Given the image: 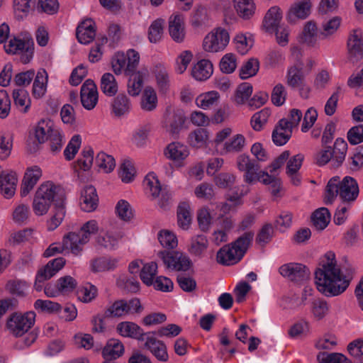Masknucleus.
Instances as JSON below:
<instances>
[{
	"label": "nucleus",
	"instance_id": "15",
	"mask_svg": "<svg viewBox=\"0 0 363 363\" xmlns=\"http://www.w3.org/2000/svg\"><path fill=\"white\" fill-rule=\"evenodd\" d=\"M312 3L311 0H297L290 7L287 13V20L295 23L298 20L306 18L311 13Z\"/></svg>",
	"mask_w": 363,
	"mask_h": 363
},
{
	"label": "nucleus",
	"instance_id": "59",
	"mask_svg": "<svg viewBox=\"0 0 363 363\" xmlns=\"http://www.w3.org/2000/svg\"><path fill=\"white\" fill-rule=\"evenodd\" d=\"M65 216V203L55 206L54 215L48 221V229L50 231L55 230L62 223Z\"/></svg>",
	"mask_w": 363,
	"mask_h": 363
},
{
	"label": "nucleus",
	"instance_id": "38",
	"mask_svg": "<svg viewBox=\"0 0 363 363\" xmlns=\"http://www.w3.org/2000/svg\"><path fill=\"white\" fill-rule=\"evenodd\" d=\"M14 104L18 110L23 113H27L30 106V100L28 93L24 89H14L13 91Z\"/></svg>",
	"mask_w": 363,
	"mask_h": 363
},
{
	"label": "nucleus",
	"instance_id": "62",
	"mask_svg": "<svg viewBox=\"0 0 363 363\" xmlns=\"http://www.w3.org/2000/svg\"><path fill=\"white\" fill-rule=\"evenodd\" d=\"M94 160V151L88 147L82 151V157L77 161L75 168H79L84 171L89 170L92 166Z\"/></svg>",
	"mask_w": 363,
	"mask_h": 363
},
{
	"label": "nucleus",
	"instance_id": "39",
	"mask_svg": "<svg viewBox=\"0 0 363 363\" xmlns=\"http://www.w3.org/2000/svg\"><path fill=\"white\" fill-rule=\"evenodd\" d=\"M121 238V236L119 234L106 232L97 236L96 241L101 247L113 250L118 246V240Z\"/></svg>",
	"mask_w": 363,
	"mask_h": 363
},
{
	"label": "nucleus",
	"instance_id": "4",
	"mask_svg": "<svg viewBox=\"0 0 363 363\" xmlns=\"http://www.w3.org/2000/svg\"><path fill=\"white\" fill-rule=\"evenodd\" d=\"M99 225L95 220L86 222L77 233L71 232L67 234L65 245H71L72 253L78 255L82 251L83 245L86 244L92 235L99 231Z\"/></svg>",
	"mask_w": 363,
	"mask_h": 363
},
{
	"label": "nucleus",
	"instance_id": "2",
	"mask_svg": "<svg viewBox=\"0 0 363 363\" xmlns=\"http://www.w3.org/2000/svg\"><path fill=\"white\" fill-rule=\"evenodd\" d=\"M65 201V191L62 187L52 182H45L37 189L32 203L34 213L40 216L45 215L52 204L55 207Z\"/></svg>",
	"mask_w": 363,
	"mask_h": 363
},
{
	"label": "nucleus",
	"instance_id": "32",
	"mask_svg": "<svg viewBox=\"0 0 363 363\" xmlns=\"http://www.w3.org/2000/svg\"><path fill=\"white\" fill-rule=\"evenodd\" d=\"M208 247V240L204 235H197L191 238L189 252L191 255L201 257Z\"/></svg>",
	"mask_w": 363,
	"mask_h": 363
},
{
	"label": "nucleus",
	"instance_id": "11",
	"mask_svg": "<svg viewBox=\"0 0 363 363\" xmlns=\"http://www.w3.org/2000/svg\"><path fill=\"white\" fill-rule=\"evenodd\" d=\"M186 116L182 110L167 108L164 116L162 126L170 135H177L184 128Z\"/></svg>",
	"mask_w": 363,
	"mask_h": 363
},
{
	"label": "nucleus",
	"instance_id": "34",
	"mask_svg": "<svg viewBox=\"0 0 363 363\" xmlns=\"http://www.w3.org/2000/svg\"><path fill=\"white\" fill-rule=\"evenodd\" d=\"M131 108V103L125 94H119L112 102V111L116 116L128 113Z\"/></svg>",
	"mask_w": 363,
	"mask_h": 363
},
{
	"label": "nucleus",
	"instance_id": "29",
	"mask_svg": "<svg viewBox=\"0 0 363 363\" xmlns=\"http://www.w3.org/2000/svg\"><path fill=\"white\" fill-rule=\"evenodd\" d=\"M213 65L208 60H201L195 64L191 69L192 77L198 81H204L213 74Z\"/></svg>",
	"mask_w": 363,
	"mask_h": 363
},
{
	"label": "nucleus",
	"instance_id": "26",
	"mask_svg": "<svg viewBox=\"0 0 363 363\" xmlns=\"http://www.w3.org/2000/svg\"><path fill=\"white\" fill-rule=\"evenodd\" d=\"M347 50L350 56L361 57L363 54L362 34L359 30H352L348 37Z\"/></svg>",
	"mask_w": 363,
	"mask_h": 363
},
{
	"label": "nucleus",
	"instance_id": "63",
	"mask_svg": "<svg viewBox=\"0 0 363 363\" xmlns=\"http://www.w3.org/2000/svg\"><path fill=\"white\" fill-rule=\"evenodd\" d=\"M127 57L124 52H118L112 58L111 65L114 73L117 75L124 72L126 74Z\"/></svg>",
	"mask_w": 363,
	"mask_h": 363
},
{
	"label": "nucleus",
	"instance_id": "36",
	"mask_svg": "<svg viewBox=\"0 0 363 363\" xmlns=\"http://www.w3.org/2000/svg\"><path fill=\"white\" fill-rule=\"evenodd\" d=\"M53 122L50 119H43L35 128V138L40 143L49 139L50 135L55 130Z\"/></svg>",
	"mask_w": 363,
	"mask_h": 363
},
{
	"label": "nucleus",
	"instance_id": "20",
	"mask_svg": "<svg viewBox=\"0 0 363 363\" xmlns=\"http://www.w3.org/2000/svg\"><path fill=\"white\" fill-rule=\"evenodd\" d=\"M76 35L80 43H90L96 36L95 23L91 19L83 21L77 28Z\"/></svg>",
	"mask_w": 363,
	"mask_h": 363
},
{
	"label": "nucleus",
	"instance_id": "50",
	"mask_svg": "<svg viewBox=\"0 0 363 363\" xmlns=\"http://www.w3.org/2000/svg\"><path fill=\"white\" fill-rule=\"evenodd\" d=\"M252 86L249 83L245 82L240 84L235 93L234 101L238 105L244 104L252 95Z\"/></svg>",
	"mask_w": 363,
	"mask_h": 363
},
{
	"label": "nucleus",
	"instance_id": "55",
	"mask_svg": "<svg viewBox=\"0 0 363 363\" xmlns=\"http://www.w3.org/2000/svg\"><path fill=\"white\" fill-rule=\"evenodd\" d=\"M96 164L106 173L111 172L116 166L114 158L104 152H100L96 155Z\"/></svg>",
	"mask_w": 363,
	"mask_h": 363
},
{
	"label": "nucleus",
	"instance_id": "41",
	"mask_svg": "<svg viewBox=\"0 0 363 363\" xmlns=\"http://www.w3.org/2000/svg\"><path fill=\"white\" fill-rule=\"evenodd\" d=\"M164 20L157 18L152 22L148 28V40L152 43H159L164 34Z\"/></svg>",
	"mask_w": 363,
	"mask_h": 363
},
{
	"label": "nucleus",
	"instance_id": "28",
	"mask_svg": "<svg viewBox=\"0 0 363 363\" xmlns=\"http://www.w3.org/2000/svg\"><path fill=\"white\" fill-rule=\"evenodd\" d=\"M281 19V9L278 6H272L268 10L264 18L263 26L268 32H273L279 27Z\"/></svg>",
	"mask_w": 363,
	"mask_h": 363
},
{
	"label": "nucleus",
	"instance_id": "54",
	"mask_svg": "<svg viewBox=\"0 0 363 363\" xmlns=\"http://www.w3.org/2000/svg\"><path fill=\"white\" fill-rule=\"evenodd\" d=\"M65 263L66 260L65 258L57 257L49 261L44 267L40 269V270L47 276V277L50 279L63 268Z\"/></svg>",
	"mask_w": 363,
	"mask_h": 363
},
{
	"label": "nucleus",
	"instance_id": "25",
	"mask_svg": "<svg viewBox=\"0 0 363 363\" xmlns=\"http://www.w3.org/2000/svg\"><path fill=\"white\" fill-rule=\"evenodd\" d=\"M342 24V18L340 16H333L324 21L320 27L319 38L321 39H328L337 33Z\"/></svg>",
	"mask_w": 363,
	"mask_h": 363
},
{
	"label": "nucleus",
	"instance_id": "8",
	"mask_svg": "<svg viewBox=\"0 0 363 363\" xmlns=\"http://www.w3.org/2000/svg\"><path fill=\"white\" fill-rule=\"evenodd\" d=\"M34 43L32 38L21 40L19 38L11 39L4 45L5 51L9 54H21V60L23 64L30 62L33 55Z\"/></svg>",
	"mask_w": 363,
	"mask_h": 363
},
{
	"label": "nucleus",
	"instance_id": "10",
	"mask_svg": "<svg viewBox=\"0 0 363 363\" xmlns=\"http://www.w3.org/2000/svg\"><path fill=\"white\" fill-rule=\"evenodd\" d=\"M236 166L240 172L244 173L243 179L248 184H252L259 179L258 172L260 166L255 159L247 154H241L236 159Z\"/></svg>",
	"mask_w": 363,
	"mask_h": 363
},
{
	"label": "nucleus",
	"instance_id": "31",
	"mask_svg": "<svg viewBox=\"0 0 363 363\" xmlns=\"http://www.w3.org/2000/svg\"><path fill=\"white\" fill-rule=\"evenodd\" d=\"M118 263L117 258L100 257L91 262V269L94 272L111 271L118 267Z\"/></svg>",
	"mask_w": 363,
	"mask_h": 363
},
{
	"label": "nucleus",
	"instance_id": "51",
	"mask_svg": "<svg viewBox=\"0 0 363 363\" xmlns=\"http://www.w3.org/2000/svg\"><path fill=\"white\" fill-rule=\"evenodd\" d=\"M157 264L156 262H151L145 264L140 271V279L147 286H151L153 284V279L157 274Z\"/></svg>",
	"mask_w": 363,
	"mask_h": 363
},
{
	"label": "nucleus",
	"instance_id": "19",
	"mask_svg": "<svg viewBox=\"0 0 363 363\" xmlns=\"http://www.w3.org/2000/svg\"><path fill=\"white\" fill-rule=\"evenodd\" d=\"M145 346L155 358L160 362H167L169 359L166 345L148 333L145 337Z\"/></svg>",
	"mask_w": 363,
	"mask_h": 363
},
{
	"label": "nucleus",
	"instance_id": "27",
	"mask_svg": "<svg viewBox=\"0 0 363 363\" xmlns=\"http://www.w3.org/2000/svg\"><path fill=\"white\" fill-rule=\"evenodd\" d=\"M233 7L239 17L248 20L253 17L256 11L254 0H233Z\"/></svg>",
	"mask_w": 363,
	"mask_h": 363
},
{
	"label": "nucleus",
	"instance_id": "52",
	"mask_svg": "<svg viewBox=\"0 0 363 363\" xmlns=\"http://www.w3.org/2000/svg\"><path fill=\"white\" fill-rule=\"evenodd\" d=\"M130 76L128 82V92L130 96H136L139 95L143 86V76L140 71L135 74H126Z\"/></svg>",
	"mask_w": 363,
	"mask_h": 363
},
{
	"label": "nucleus",
	"instance_id": "5",
	"mask_svg": "<svg viewBox=\"0 0 363 363\" xmlns=\"http://www.w3.org/2000/svg\"><path fill=\"white\" fill-rule=\"evenodd\" d=\"M35 313L33 311L26 313L14 312L7 318L6 328L9 333L14 337H21L34 325Z\"/></svg>",
	"mask_w": 363,
	"mask_h": 363
},
{
	"label": "nucleus",
	"instance_id": "22",
	"mask_svg": "<svg viewBox=\"0 0 363 363\" xmlns=\"http://www.w3.org/2000/svg\"><path fill=\"white\" fill-rule=\"evenodd\" d=\"M98 196L93 186H86L82 191L80 206L86 212L94 211L98 205Z\"/></svg>",
	"mask_w": 363,
	"mask_h": 363
},
{
	"label": "nucleus",
	"instance_id": "61",
	"mask_svg": "<svg viewBox=\"0 0 363 363\" xmlns=\"http://www.w3.org/2000/svg\"><path fill=\"white\" fill-rule=\"evenodd\" d=\"M291 132L292 130H286V128L279 123L272 133V140L277 145H283L289 140Z\"/></svg>",
	"mask_w": 363,
	"mask_h": 363
},
{
	"label": "nucleus",
	"instance_id": "35",
	"mask_svg": "<svg viewBox=\"0 0 363 363\" xmlns=\"http://www.w3.org/2000/svg\"><path fill=\"white\" fill-rule=\"evenodd\" d=\"M48 77V73L45 69L38 70L33 85V95L34 97L39 99L45 95L47 89Z\"/></svg>",
	"mask_w": 363,
	"mask_h": 363
},
{
	"label": "nucleus",
	"instance_id": "57",
	"mask_svg": "<svg viewBox=\"0 0 363 363\" xmlns=\"http://www.w3.org/2000/svg\"><path fill=\"white\" fill-rule=\"evenodd\" d=\"M318 28L313 21L306 23L303 31V40L308 45H313L318 38Z\"/></svg>",
	"mask_w": 363,
	"mask_h": 363
},
{
	"label": "nucleus",
	"instance_id": "64",
	"mask_svg": "<svg viewBox=\"0 0 363 363\" xmlns=\"http://www.w3.org/2000/svg\"><path fill=\"white\" fill-rule=\"evenodd\" d=\"M319 363H352L345 356L340 353L325 352L320 353L318 355Z\"/></svg>",
	"mask_w": 363,
	"mask_h": 363
},
{
	"label": "nucleus",
	"instance_id": "6",
	"mask_svg": "<svg viewBox=\"0 0 363 363\" xmlns=\"http://www.w3.org/2000/svg\"><path fill=\"white\" fill-rule=\"evenodd\" d=\"M145 191L152 199H158V205L162 209H167L171 203V194L167 186L162 187L155 173H149L145 178Z\"/></svg>",
	"mask_w": 363,
	"mask_h": 363
},
{
	"label": "nucleus",
	"instance_id": "44",
	"mask_svg": "<svg viewBox=\"0 0 363 363\" xmlns=\"http://www.w3.org/2000/svg\"><path fill=\"white\" fill-rule=\"evenodd\" d=\"M101 89L108 96H114L118 91V84L115 77L111 73H105L101 79Z\"/></svg>",
	"mask_w": 363,
	"mask_h": 363
},
{
	"label": "nucleus",
	"instance_id": "9",
	"mask_svg": "<svg viewBox=\"0 0 363 363\" xmlns=\"http://www.w3.org/2000/svg\"><path fill=\"white\" fill-rule=\"evenodd\" d=\"M230 35L228 31L218 28L210 32L203 39V47L208 52H217L223 50L228 44Z\"/></svg>",
	"mask_w": 363,
	"mask_h": 363
},
{
	"label": "nucleus",
	"instance_id": "48",
	"mask_svg": "<svg viewBox=\"0 0 363 363\" xmlns=\"http://www.w3.org/2000/svg\"><path fill=\"white\" fill-rule=\"evenodd\" d=\"M161 245L166 249H174L178 245L177 235L171 230H161L157 235Z\"/></svg>",
	"mask_w": 363,
	"mask_h": 363
},
{
	"label": "nucleus",
	"instance_id": "49",
	"mask_svg": "<svg viewBox=\"0 0 363 363\" xmlns=\"http://www.w3.org/2000/svg\"><path fill=\"white\" fill-rule=\"evenodd\" d=\"M30 216V207L27 204L19 203L17 205L13 211L12 219L18 224L26 223Z\"/></svg>",
	"mask_w": 363,
	"mask_h": 363
},
{
	"label": "nucleus",
	"instance_id": "14",
	"mask_svg": "<svg viewBox=\"0 0 363 363\" xmlns=\"http://www.w3.org/2000/svg\"><path fill=\"white\" fill-rule=\"evenodd\" d=\"M359 195V186L354 179L345 177L339 182V196L345 203L354 201Z\"/></svg>",
	"mask_w": 363,
	"mask_h": 363
},
{
	"label": "nucleus",
	"instance_id": "1",
	"mask_svg": "<svg viewBox=\"0 0 363 363\" xmlns=\"http://www.w3.org/2000/svg\"><path fill=\"white\" fill-rule=\"evenodd\" d=\"M353 275V269H342L337 264L335 254L328 252L315 272L316 288L327 297L339 296L347 290Z\"/></svg>",
	"mask_w": 363,
	"mask_h": 363
},
{
	"label": "nucleus",
	"instance_id": "13",
	"mask_svg": "<svg viewBox=\"0 0 363 363\" xmlns=\"http://www.w3.org/2000/svg\"><path fill=\"white\" fill-rule=\"evenodd\" d=\"M81 102L86 110H92L98 102V91L96 84L91 79H87L82 84L80 91Z\"/></svg>",
	"mask_w": 363,
	"mask_h": 363
},
{
	"label": "nucleus",
	"instance_id": "60",
	"mask_svg": "<svg viewBox=\"0 0 363 363\" xmlns=\"http://www.w3.org/2000/svg\"><path fill=\"white\" fill-rule=\"evenodd\" d=\"M34 307L42 313H58L61 310V306L59 303L50 300L38 299L34 303Z\"/></svg>",
	"mask_w": 363,
	"mask_h": 363
},
{
	"label": "nucleus",
	"instance_id": "56",
	"mask_svg": "<svg viewBox=\"0 0 363 363\" xmlns=\"http://www.w3.org/2000/svg\"><path fill=\"white\" fill-rule=\"evenodd\" d=\"M126 301L121 299L116 301L111 306H110L105 311V315L108 316L109 318L112 317H122L127 313L126 311Z\"/></svg>",
	"mask_w": 363,
	"mask_h": 363
},
{
	"label": "nucleus",
	"instance_id": "24",
	"mask_svg": "<svg viewBox=\"0 0 363 363\" xmlns=\"http://www.w3.org/2000/svg\"><path fill=\"white\" fill-rule=\"evenodd\" d=\"M246 146V138L242 134H236L226 140L220 149L222 155L238 153L242 152Z\"/></svg>",
	"mask_w": 363,
	"mask_h": 363
},
{
	"label": "nucleus",
	"instance_id": "46",
	"mask_svg": "<svg viewBox=\"0 0 363 363\" xmlns=\"http://www.w3.org/2000/svg\"><path fill=\"white\" fill-rule=\"evenodd\" d=\"M219 94L217 91H211L200 94L196 99V105L203 108L207 109L216 104L219 99Z\"/></svg>",
	"mask_w": 363,
	"mask_h": 363
},
{
	"label": "nucleus",
	"instance_id": "40",
	"mask_svg": "<svg viewBox=\"0 0 363 363\" xmlns=\"http://www.w3.org/2000/svg\"><path fill=\"white\" fill-rule=\"evenodd\" d=\"M312 222L318 230H323L328 225L330 220L329 211L326 208H320L312 215Z\"/></svg>",
	"mask_w": 363,
	"mask_h": 363
},
{
	"label": "nucleus",
	"instance_id": "33",
	"mask_svg": "<svg viewBox=\"0 0 363 363\" xmlns=\"http://www.w3.org/2000/svg\"><path fill=\"white\" fill-rule=\"evenodd\" d=\"M124 352L123 344L117 340H111L104 347L102 355L105 360L112 361L121 357Z\"/></svg>",
	"mask_w": 363,
	"mask_h": 363
},
{
	"label": "nucleus",
	"instance_id": "53",
	"mask_svg": "<svg viewBox=\"0 0 363 363\" xmlns=\"http://www.w3.org/2000/svg\"><path fill=\"white\" fill-rule=\"evenodd\" d=\"M208 138L207 130L203 128H199L189 135L188 140L191 146L198 148L206 145Z\"/></svg>",
	"mask_w": 363,
	"mask_h": 363
},
{
	"label": "nucleus",
	"instance_id": "18",
	"mask_svg": "<svg viewBox=\"0 0 363 363\" xmlns=\"http://www.w3.org/2000/svg\"><path fill=\"white\" fill-rule=\"evenodd\" d=\"M17 176L14 172L4 170L0 176V191L6 199L12 197L17 184Z\"/></svg>",
	"mask_w": 363,
	"mask_h": 363
},
{
	"label": "nucleus",
	"instance_id": "45",
	"mask_svg": "<svg viewBox=\"0 0 363 363\" xmlns=\"http://www.w3.org/2000/svg\"><path fill=\"white\" fill-rule=\"evenodd\" d=\"M329 311V305L323 298L314 299L311 306V312L315 320H320L324 318Z\"/></svg>",
	"mask_w": 363,
	"mask_h": 363
},
{
	"label": "nucleus",
	"instance_id": "21",
	"mask_svg": "<svg viewBox=\"0 0 363 363\" xmlns=\"http://www.w3.org/2000/svg\"><path fill=\"white\" fill-rule=\"evenodd\" d=\"M116 330L123 337L135 338L140 340H144L148 335V333H143V330L137 324L128 321L118 323Z\"/></svg>",
	"mask_w": 363,
	"mask_h": 363
},
{
	"label": "nucleus",
	"instance_id": "37",
	"mask_svg": "<svg viewBox=\"0 0 363 363\" xmlns=\"http://www.w3.org/2000/svg\"><path fill=\"white\" fill-rule=\"evenodd\" d=\"M286 82L287 84L292 88H296L298 85L303 84L305 82V76L301 65H295L288 69Z\"/></svg>",
	"mask_w": 363,
	"mask_h": 363
},
{
	"label": "nucleus",
	"instance_id": "12",
	"mask_svg": "<svg viewBox=\"0 0 363 363\" xmlns=\"http://www.w3.org/2000/svg\"><path fill=\"white\" fill-rule=\"evenodd\" d=\"M280 274L289 280L300 283L308 279L310 272L303 264L299 263H288L279 267Z\"/></svg>",
	"mask_w": 363,
	"mask_h": 363
},
{
	"label": "nucleus",
	"instance_id": "43",
	"mask_svg": "<svg viewBox=\"0 0 363 363\" xmlns=\"http://www.w3.org/2000/svg\"><path fill=\"white\" fill-rule=\"evenodd\" d=\"M157 104V97L155 91L150 86H147L142 96L141 108L144 111H151L154 110Z\"/></svg>",
	"mask_w": 363,
	"mask_h": 363
},
{
	"label": "nucleus",
	"instance_id": "42",
	"mask_svg": "<svg viewBox=\"0 0 363 363\" xmlns=\"http://www.w3.org/2000/svg\"><path fill=\"white\" fill-rule=\"evenodd\" d=\"M191 223L190 206L186 203H181L177 208V224L183 230H187Z\"/></svg>",
	"mask_w": 363,
	"mask_h": 363
},
{
	"label": "nucleus",
	"instance_id": "23",
	"mask_svg": "<svg viewBox=\"0 0 363 363\" xmlns=\"http://www.w3.org/2000/svg\"><path fill=\"white\" fill-rule=\"evenodd\" d=\"M347 150V144L345 140L338 138L335 140L333 147H330L332 167L337 168L345 161Z\"/></svg>",
	"mask_w": 363,
	"mask_h": 363
},
{
	"label": "nucleus",
	"instance_id": "3",
	"mask_svg": "<svg viewBox=\"0 0 363 363\" xmlns=\"http://www.w3.org/2000/svg\"><path fill=\"white\" fill-rule=\"evenodd\" d=\"M254 237L252 232H246L230 245L221 247L216 254V261L222 265H233L244 256Z\"/></svg>",
	"mask_w": 363,
	"mask_h": 363
},
{
	"label": "nucleus",
	"instance_id": "30",
	"mask_svg": "<svg viewBox=\"0 0 363 363\" xmlns=\"http://www.w3.org/2000/svg\"><path fill=\"white\" fill-rule=\"evenodd\" d=\"M189 154L188 147L179 143L174 142L170 143L166 149L165 155L167 158L180 162L185 160Z\"/></svg>",
	"mask_w": 363,
	"mask_h": 363
},
{
	"label": "nucleus",
	"instance_id": "47",
	"mask_svg": "<svg viewBox=\"0 0 363 363\" xmlns=\"http://www.w3.org/2000/svg\"><path fill=\"white\" fill-rule=\"evenodd\" d=\"M302 118L303 113L301 110L292 108L290 110L286 118H282L279 121V124L286 128V130H292L298 125Z\"/></svg>",
	"mask_w": 363,
	"mask_h": 363
},
{
	"label": "nucleus",
	"instance_id": "16",
	"mask_svg": "<svg viewBox=\"0 0 363 363\" xmlns=\"http://www.w3.org/2000/svg\"><path fill=\"white\" fill-rule=\"evenodd\" d=\"M168 24L172 39L177 43L183 42L186 35L184 17L180 14H173L169 17Z\"/></svg>",
	"mask_w": 363,
	"mask_h": 363
},
{
	"label": "nucleus",
	"instance_id": "7",
	"mask_svg": "<svg viewBox=\"0 0 363 363\" xmlns=\"http://www.w3.org/2000/svg\"><path fill=\"white\" fill-rule=\"evenodd\" d=\"M158 257L165 267L171 270L186 271L191 266V260L182 252L161 250L157 253Z\"/></svg>",
	"mask_w": 363,
	"mask_h": 363
},
{
	"label": "nucleus",
	"instance_id": "58",
	"mask_svg": "<svg viewBox=\"0 0 363 363\" xmlns=\"http://www.w3.org/2000/svg\"><path fill=\"white\" fill-rule=\"evenodd\" d=\"M269 116L270 111L268 108H263L255 113L252 116L250 121L252 128L256 131L260 130L263 125L267 122Z\"/></svg>",
	"mask_w": 363,
	"mask_h": 363
},
{
	"label": "nucleus",
	"instance_id": "17",
	"mask_svg": "<svg viewBox=\"0 0 363 363\" xmlns=\"http://www.w3.org/2000/svg\"><path fill=\"white\" fill-rule=\"evenodd\" d=\"M42 177V170L38 166L28 167L21 184V194L26 196L35 186Z\"/></svg>",
	"mask_w": 363,
	"mask_h": 363
}]
</instances>
